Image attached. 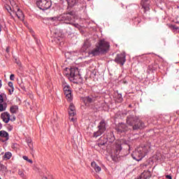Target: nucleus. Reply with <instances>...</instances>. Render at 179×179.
Wrapping results in <instances>:
<instances>
[{"mask_svg":"<svg viewBox=\"0 0 179 179\" xmlns=\"http://www.w3.org/2000/svg\"><path fill=\"white\" fill-rule=\"evenodd\" d=\"M126 146H127L128 148H129V145H126Z\"/></svg>","mask_w":179,"mask_h":179,"instance_id":"51","label":"nucleus"},{"mask_svg":"<svg viewBox=\"0 0 179 179\" xmlns=\"http://www.w3.org/2000/svg\"><path fill=\"white\" fill-rule=\"evenodd\" d=\"M69 114L70 117H75V115H76V110H69Z\"/></svg>","mask_w":179,"mask_h":179,"instance_id":"30","label":"nucleus"},{"mask_svg":"<svg viewBox=\"0 0 179 179\" xmlns=\"http://www.w3.org/2000/svg\"><path fill=\"white\" fill-rule=\"evenodd\" d=\"M117 99H118L119 103H121L122 101V95L121 94H119L117 95Z\"/></svg>","mask_w":179,"mask_h":179,"instance_id":"34","label":"nucleus"},{"mask_svg":"<svg viewBox=\"0 0 179 179\" xmlns=\"http://www.w3.org/2000/svg\"><path fill=\"white\" fill-rule=\"evenodd\" d=\"M71 26H73L74 27H76V29H80V26L78 23H73V21H71Z\"/></svg>","mask_w":179,"mask_h":179,"instance_id":"31","label":"nucleus"},{"mask_svg":"<svg viewBox=\"0 0 179 179\" xmlns=\"http://www.w3.org/2000/svg\"><path fill=\"white\" fill-rule=\"evenodd\" d=\"M90 47V42H89L88 41H85L84 42V44L81 48V51L83 52H86V50H87V48H89Z\"/></svg>","mask_w":179,"mask_h":179,"instance_id":"19","label":"nucleus"},{"mask_svg":"<svg viewBox=\"0 0 179 179\" xmlns=\"http://www.w3.org/2000/svg\"><path fill=\"white\" fill-rule=\"evenodd\" d=\"M1 118L5 122V124H8L9 121H10V114L8 112H4L1 113Z\"/></svg>","mask_w":179,"mask_h":179,"instance_id":"11","label":"nucleus"},{"mask_svg":"<svg viewBox=\"0 0 179 179\" xmlns=\"http://www.w3.org/2000/svg\"><path fill=\"white\" fill-rule=\"evenodd\" d=\"M2 87V80H0V89Z\"/></svg>","mask_w":179,"mask_h":179,"instance_id":"45","label":"nucleus"},{"mask_svg":"<svg viewBox=\"0 0 179 179\" xmlns=\"http://www.w3.org/2000/svg\"><path fill=\"white\" fill-rule=\"evenodd\" d=\"M16 63H17V65H20V62L17 61V62H16Z\"/></svg>","mask_w":179,"mask_h":179,"instance_id":"46","label":"nucleus"},{"mask_svg":"<svg viewBox=\"0 0 179 179\" xmlns=\"http://www.w3.org/2000/svg\"><path fill=\"white\" fill-rule=\"evenodd\" d=\"M126 122L129 127H132L133 131H138V129H143L146 126L145 122L139 120L138 116L134 115H128Z\"/></svg>","mask_w":179,"mask_h":179,"instance_id":"2","label":"nucleus"},{"mask_svg":"<svg viewBox=\"0 0 179 179\" xmlns=\"http://www.w3.org/2000/svg\"><path fill=\"white\" fill-rule=\"evenodd\" d=\"M122 150V146L121 144H116L115 148V156L118 159V157H124V156H127V154L122 155L121 151Z\"/></svg>","mask_w":179,"mask_h":179,"instance_id":"10","label":"nucleus"},{"mask_svg":"<svg viewBox=\"0 0 179 179\" xmlns=\"http://www.w3.org/2000/svg\"><path fill=\"white\" fill-rule=\"evenodd\" d=\"M22 159H24V160H26L27 162H28V163H33V160L29 159V157L27 156H23Z\"/></svg>","mask_w":179,"mask_h":179,"instance_id":"32","label":"nucleus"},{"mask_svg":"<svg viewBox=\"0 0 179 179\" xmlns=\"http://www.w3.org/2000/svg\"><path fill=\"white\" fill-rule=\"evenodd\" d=\"M36 6L41 10H47L51 8V1L50 0H38Z\"/></svg>","mask_w":179,"mask_h":179,"instance_id":"6","label":"nucleus"},{"mask_svg":"<svg viewBox=\"0 0 179 179\" xmlns=\"http://www.w3.org/2000/svg\"><path fill=\"white\" fill-rule=\"evenodd\" d=\"M14 90H15V88H10V89H9V90H8V92H9L10 94H12V93H13Z\"/></svg>","mask_w":179,"mask_h":179,"instance_id":"40","label":"nucleus"},{"mask_svg":"<svg viewBox=\"0 0 179 179\" xmlns=\"http://www.w3.org/2000/svg\"><path fill=\"white\" fill-rule=\"evenodd\" d=\"M138 150L141 151V153L144 154L145 156H146V155H148V153H149V147L144 145L143 147H139L138 148Z\"/></svg>","mask_w":179,"mask_h":179,"instance_id":"20","label":"nucleus"},{"mask_svg":"<svg viewBox=\"0 0 179 179\" xmlns=\"http://www.w3.org/2000/svg\"><path fill=\"white\" fill-rule=\"evenodd\" d=\"M67 2L70 6H75L78 3V0H67Z\"/></svg>","mask_w":179,"mask_h":179,"instance_id":"26","label":"nucleus"},{"mask_svg":"<svg viewBox=\"0 0 179 179\" xmlns=\"http://www.w3.org/2000/svg\"><path fill=\"white\" fill-rule=\"evenodd\" d=\"M0 129H2V124L0 122Z\"/></svg>","mask_w":179,"mask_h":179,"instance_id":"48","label":"nucleus"},{"mask_svg":"<svg viewBox=\"0 0 179 179\" xmlns=\"http://www.w3.org/2000/svg\"><path fill=\"white\" fill-rule=\"evenodd\" d=\"M31 34L34 36V38H36V36L34 35V31L33 29H29Z\"/></svg>","mask_w":179,"mask_h":179,"instance_id":"36","label":"nucleus"},{"mask_svg":"<svg viewBox=\"0 0 179 179\" xmlns=\"http://www.w3.org/2000/svg\"><path fill=\"white\" fill-rule=\"evenodd\" d=\"M106 143H107V138L101 137L98 143V146L99 148H101L103 149V146H106Z\"/></svg>","mask_w":179,"mask_h":179,"instance_id":"17","label":"nucleus"},{"mask_svg":"<svg viewBox=\"0 0 179 179\" xmlns=\"http://www.w3.org/2000/svg\"><path fill=\"white\" fill-rule=\"evenodd\" d=\"M110 49V43L107 42L104 39H101L96 44V48H94L91 52H89V55L96 57L100 54H104Z\"/></svg>","mask_w":179,"mask_h":179,"instance_id":"1","label":"nucleus"},{"mask_svg":"<svg viewBox=\"0 0 179 179\" xmlns=\"http://www.w3.org/2000/svg\"><path fill=\"white\" fill-rule=\"evenodd\" d=\"M27 145L29 149H31V155H34V147L33 146V143H29Z\"/></svg>","mask_w":179,"mask_h":179,"instance_id":"27","label":"nucleus"},{"mask_svg":"<svg viewBox=\"0 0 179 179\" xmlns=\"http://www.w3.org/2000/svg\"><path fill=\"white\" fill-rule=\"evenodd\" d=\"M6 107H8V104L6 103H0V113L5 111L6 110Z\"/></svg>","mask_w":179,"mask_h":179,"instance_id":"24","label":"nucleus"},{"mask_svg":"<svg viewBox=\"0 0 179 179\" xmlns=\"http://www.w3.org/2000/svg\"><path fill=\"white\" fill-rule=\"evenodd\" d=\"M0 137L4 138V139H1V142H6L9 141V133L5 130L0 131Z\"/></svg>","mask_w":179,"mask_h":179,"instance_id":"14","label":"nucleus"},{"mask_svg":"<svg viewBox=\"0 0 179 179\" xmlns=\"http://www.w3.org/2000/svg\"><path fill=\"white\" fill-rule=\"evenodd\" d=\"M43 179H48V178H47V176H43Z\"/></svg>","mask_w":179,"mask_h":179,"instance_id":"49","label":"nucleus"},{"mask_svg":"<svg viewBox=\"0 0 179 179\" xmlns=\"http://www.w3.org/2000/svg\"><path fill=\"white\" fill-rule=\"evenodd\" d=\"M131 157L134 160H136V162H141V160L145 157V155L141 150H139V148H138L131 154Z\"/></svg>","mask_w":179,"mask_h":179,"instance_id":"9","label":"nucleus"},{"mask_svg":"<svg viewBox=\"0 0 179 179\" xmlns=\"http://www.w3.org/2000/svg\"><path fill=\"white\" fill-rule=\"evenodd\" d=\"M48 20H52V22H59V16L51 17L48 18Z\"/></svg>","mask_w":179,"mask_h":179,"instance_id":"28","label":"nucleus"},{"mask_svg":"<svg viewBox=\"0 0 179 179\" xmlns=\"http://www.w3.org/2000/svg\"><path fill=\"white\" fill-rule=\"evenodd\" d=\"M62 87L66 100H68V101H72V90H71V86L64 83Z\"/></svg>","mask_w":179,"mask_h":179,"instance_id":"7","label":"nucleus"},{"mask_svg":"<svg viewBox=\"0 0 179 179\" xmlns=\"http://www.w3.org/2000/svg\"><path fill=\"white\" fill-rule=\"evenodd\" d=\"M68 78L70 82H73V83H78V82H79V80L80 79L79 69L76 67L69 69V73Z\"/></svg>","mask_w":179,"mask_h":179,"instance_id":"4","label":"nucleus"},{"mask_svg":"<svg viewBox=\"0 0 179 179\" xmlns=\"http://www.w3.org/2000/svg\"><path fill=\"white\" fill-rule=\"evenodd\" d=\"M18 110H19V106H17V105L12 106L10 108V112L11 113V114H16Z\"/></svg>","mask_w":179,"mask_h":179,"instance_id":"21","label":"nucleus"},{"mask_svg":"<svg viewBox=\"0 0 179 179\" xmlns=\"http://www.w3.org/2000/svg\"><path fill=\"white\" fill-rule=\"evenodd\" d=\"M136 20H137L138 24L141 23V20H139V18H136Z\"/></svg>","mask_w":179,"mask_h":179,"instance_id":"44","label":"nucleus"},{"mask_svg":"<svg viewBox=\"0 0 179 179\" xmlns=\"http://www.w3.org/2000/svg\"><path fill=\"white\" fill-rule=\"evenodd\" d=\"M2 31V26L0 25V32Z\"/></svg>","mask_w":179,"mask_h":179,"instance_id":"47","label":"nucleus"},{"mask_svg":"<svg viewBox=\"0 0 179 179\" xmlns=\"http://www.w3.org/2000/svg\"><path fill=\"white\" fill-rule=\"evenodd\" d=\"M18 175L22 179H27V176L24 174V172L20 169L18 170Z\"/></svg>","mask_w":179,"mask_h":179,"instance_id":"22","label":"nucleus"},{"mask_svg":"<svg viewBox=\"0 0 179 179\" xmlns=\"http://www.w3.org/2000/svg\"><path fill=\"white\" fill-rule=\"evenodd\" d=\"M84 101L85 103H93V98L92 96H85L84 98Z\"/></svg>","mask_w":179,"mask_h":179,"instance_id":"23","label":"nucleus"},{"mask_svg":"<svg viewBox=\"0 0 179 179\" xmlns=\"http://www.w3.org/2000/svg\"><path fill=\"white\" fill-rule=\"evenodd\" d=\"M141 3L145 11L150 9V0H141Z\"/></svg>","mask_w":179,"mask_h":179,"instance_id":"13","label":"nucleus"},{"mask_svg":"<svg viewBox=\"0 0 179 179\" xmlns=\"http://www.w3.org/2000/svg\"><path fill=\"white\" fill-rule=\"evenodd\" d=\"M91 166L93 167V169L96 173H100V171H101V167H100L99 165H97L96 162H92L91 163Z\"/></svg>","mask_w":179,"mask_h":179,"instance_id":"16","label":"nucleus"},{"mask_svg":"<svg viewBox=\"0 0 179 179\" xmlns=\"http://www.w3.org/2000/svg\"><path fill=\"white\" fill-rule=\"evenodd\" d=\"M73 16H75L73 11L64 13L59 15V22H63L65 24H71L73 22Z\"/></svg>","mask_w":179,"mask_h":179,"instance_id":"3","label":"nucleus"},{"mask_svg":"<svg viewBox=\"0 0 179 179\" xmlns=\"http://www.w3.org/2000/svg\"><path fill=\"white\" fill-rule=\"evenodd\" d=\"M171 29H173V30H176V31H179V27H177L176 25H171Z\"/></svg>","mask_w":179,"mask_h":179,"instance_id":"33","label":"nucleus"},{"mask_svg":"<svg viewBox=\"0 0 179 179\" xmlns=\"http://www.w3.org/2000/svg\"><path fill=\"white\" fill-rule=\"evenodd\" d=\"M166 178H168V179H173V177H171V176H170V175H166Z\"/></svg>","mask_w":179,"mask_h":179,"instance_id":"42","label":"nucleus"},{"mask_svg":"<svg viewBox=\"0 0 179 179\" xmlns=\"http://www.w3.org/2000/svg\"><path fill=\"white\" fill-rule=\"evenodd\" d=\"M8 86H9V87H10V89L14 88L13 87V82H9L8 83Z\"/></svg>","mask_w":179,"mask_h":179,"instance_id":"37","label":"nucleus"},{"mask_svg":"<svg viewBox=\"0 0 179 179\" xmlns=\"http://www.w3.org/2000/svg\"><path fill=\"white\" fill-rule=\"evenodd\" d=\"M26 142L27 144L31 143V138H26Z\"/></svg>","mask_w":179,"mask_h":179,"instance_id":"35","label":"nucleus"},{"mask_svg":"<svg viewBox=\"0 0 179 179\" xmlns=\"http://www.w3.org/2000/svg\"><path fill=\"white\" fill-rule=\"evenodd\" d=\"M116 129L117 132H120L121 134L128 131V127L125 123H120Z\"/></svg>","mask_w":179,"mask_h":179,"instance_id":"12","label":"nucleus"},{"mask_svg":"<svg viewBox=\"0 0 179 179\" xmlns=\"http://www.w3.org/2000/svg\"><path fill=\"white\" fill-rule=\"evenodd\" d=\"M70 120H71V121H72L73 122H74V121H75V118H73V117H70Z\"/></svg>","mask_w":179,"mask_h":179,"instance_id":"43","label":"nucleus"},{"mask_svg":"<svg viewBox=\"0 0 179 179\" xmlns=\"http://www.w3.org/2000/svg\"><path fill=\"white\" fill-rule=\"evenodd\" d=\"M76 110V109L75 108V105H73V103H70V106L69 107V111H74Z\"/></svg>","mask_w":179,"mask_h":179,"instance_id":"29","label":"nucleus"},{"mask_svg":"<svg viewBox=\"0 0 179 179\" xmlns=\"http://www.w3.org/2000/svg\"><path fill=\"white\" fill-rule=\"evenodd\" d=\"M16 120V117L13 116V118L10 119V121H12L13 122V121Z\"/></svg>","mask_w":179,"mask_h":179,"instance_id":"41","label":"nucleus"},{"mask_svg":"<svg viewBox=\"0 0 179 179\" xmlns=\"http://www.w3.org/2000/svg\"><path fill=\"white\" fill-rule=\"evenodd\" d=\"M106 125H107V123H106V120H101L98 125V131L94 132L93 137L99 138V136H101V135H103V134L106 132V130L107 129Z\"/></svg>","mask_w":179,"mask_h":179,"instance_id":"5","label":"nucleus"},{"mask_svg":"<svg viewBox=\"0 0 179 179\" xmlns=\"http://www.w3.org/2000/svg\"><path fill=\"white\" fill-rule=\"evenodd\" d=\"M15 15L20 20H23V18L24 17V15L23 14V11L20 10V8H17V10L15 13Z\"/></svg>","mask_w":179,"mask_h":179,"instance_id":"18","label":"nucleus"},{"mask_svg":"<svg viewBox=\"0 0 179 179\" xmlns=\"http://www.w3.org/2000/svg\"><path fill=\"white\" fill-rule=\"evenodd\" d=\"M3 103V96L2 94H0V104Z\"/></svg>","mask_w":179,"mask_h":179,"instance_id":"38","label":"nucleus"},{"mask_svg":"<svg viewBox=\"0 0 179 179\" xmlns=\"http://www.w3.org/2000/svg\"><path fill=\"white\" fill-rule=\"evenodd\" d=\"M140 177L143 179H149L152 177V173L149 171H145L141 174Z\"/></svg>","mask_w":179,"mask_h":179,"instance_id":"15","label":"nucleus"},{"mask_svg":"<svg viewBox=\"0 0 179 179\" xmlns=\"http://www.w3.org/2000/svg\"><path fill=\"white\" fill-rule=\"evenodd\" d=\"M114 62L116 64L121 65V66H124V64L127 62V57L122 53L117 54L114 59Z\"/></svg>","mask_w":179,"mask_h":179,"instance_id":"8","label":"nucleus"},{"mask_svg":"<svg viewBox=\"0 0 179 179\" xmlns=\"http://www.w3.org/2000/svg\"><path fill=\"white\" fill-rule=\"evenodd\" d=\"M0 179H2V178H1V177H0Z\"/></svg>","mask_w":179,"mask_h":179,"instance_id":"52","label":"nucleus"},{"mask_svg":"<svg viewBox=\"0 0 179 179\" xmlns=\"http://www.w3.org/2000/svg\"><path fill=\"white\" fill-rule=\"evenodd\" d=\"M10 80H15V74H11L10 76Z\"/></svg>","mask_w":179,"mask_h":179,"instance_id":"39","label":"nucleus"},{"mask_svg":"<svg viewBox=\"0 0 179 179\" xmlns=\"http://www.w3.org/2000/svg\"><path fill=\"white\" fill-rule=\"evenodd\" d=\"M132 107V105H129V108H131Z\"/></svg>","mask_w":179,"mask_h":179,"instance_id":"50","label":"nucleus"},{"mask_svg":"<svg viewBox=\"0 0 179 179\" xmlns=\"http://www.w3.org/2000/svg\"><path fill=\"white\" fill-rule=\"evenodd\" d=\"M12 157V153L10 152H7L5 153V155L3 156V159H6V160H9Z\"/></svg>","mask_w":179,"mask_h":179,"instance_id":"25","label":"nucleus"}]
</instances>
